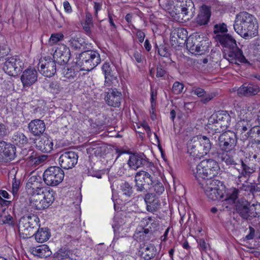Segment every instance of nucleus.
Wrapping results in <instances>:
<instances>
[{"label": "nucleus", "mask_w": 260, "mask_h": 260, "mask_svg": "<svg viewBox=\"0 0 260 260\" xmlns=\"http://www.w3.org/2000/svg\"><path fill=\"white\" fill-rule=\"evenodd\" d=\"M198 136L194 137L190 140L187 144V152L195 158H201L203 157L202 150L200 148V144L198 142Z\"/></svg>", "instance_id": "nucleus-23"}, {"label": "nucleus", "mask_w": 260, "mask_h": 260, "mask_svg": "<svg viewBox=\"0 0 260 260\" xmlns=\"http://www.w3.org/2000/svg\"><path fill=\"white\" fill-rule=\"evenodd\" d=\"M213 31L216 36L225 35L228 31L226 25L224 23L216 24L214 26Z\"/></svg>", "instance_id": "nucleus-43"}, {"label": "nucleus", "mask_w": 260, "mask_h": 260, "mask_svg": "<svg viewBox=\"0 0 260 260\" xmlns=\"http://www.w3.org/2000/svg\"><path fill=\"white\" fill-rule=\"evenodd\" d=\"M101 62L99 53L95 51L87 50L80 54L78 63L83 71H89Z\"/></svg>", "instance_id": "nucleus-10"}, {"label": "nucleus", "mask_w": 260, "mask_h": 260, "mask_svg": "<svg viewBox=\"0 0 260 260\" xmlns=\"http://www.w3.org/2000/svg\"><path fill=\"white\" fill-rule=\"evenodd\" d=\"M64 177L63 171L59 167L52 166L43 173V180L48 186H55L60 184Z\"/></svg>", "instance_id": "nucleus-11"}, {"label": "nucleus", "mask_w": 260, "mask_h": 260, "mask_svg": "<svg viewBox=\"0 0 260 260\" xmlns=\"http://www.w3.org/2000/svg\"><path fill=\"white\" fill-rule=\"evenodd\" d=\"M63 38V35L61 32L53 34L49 39V42L52 44H54L62 40Z\"/></svg>", "instance_id": "nucleus-51"}, {"label": "nucleus", "mask_w": 260, "mask_h": 260, "mask_svg": "<svg viewBox=\"0 0 260 260\" xmlns=\"http://www.w3.org/2000/svg\"><path fill=\"white\" fill-rule=\"evenodd\" d=\"M121 93L116 89H109L105 96V99L107 104L112 107H119L120 105Z\"/></svg>", "instance_id": "nucleus-22"}, {"label": "nucleus", "mask_w": 260, "mask_h": 260, "mask_svg": "<svg viewBox=\"0 0 260 260\" xmlns=\"http://www.w3.org/2000/svg\"><path fill=\"white\" fill-rule=\"evenodd\" d=\"M156 249L153 244H150L143 249L141 255L144 260H150L156 255Z\"/></svg>", "instance_id": "nucleus-36"}, {"label": "nucleus", "mask_w": 260, "mask_h": 260, "mask_svg": "<svg viewBox=\"0 0 260 260\" xmlns=\"http://www.w3.org/2000/svg\"><path fill=\"white\" fill-rule=\"evenodd\" d=\"M237 130L240 133H244L250 127L248 120H239L236 125Z\"/></svg>", "instance_id": "nucleus-44"}, {"label": "nucleus", "mask_w": 260, "mask_h": 260, "mask_svg": "<svg viewBox=\"0 0 260 260\" xmlns=\"http://www.w3.org/2000/svg\"><path fill=\"white\" fill-rule=\"evenodd\" d=\"M38 79L37 71L34 68L25 70L20 77L21 81L24 87H29L34 84Z\"/></svg>", "instance_id": "nucleus-19"}, {"label": "nucleus", "mask_w": 260, "mask_h": 260, "mask_svg": "<svg viewBox=\"0 0 260 260\" xmlns=\"http://www.w3.org/2000/svg\"><path fill=\"white\" fill-rule=\"evenodd\" d=\"M127 165L131 169L135 170L141 167L154 168L153 163L149 161L143 153H134L131 155L127 161Z\"/></svg>", "instance_id": "nucleus-13"}, {"label": "nucleus", "mask_w": 260, "mask_h": 260, "mask_svg": "<svg viewBox=\"0 0 260 260\" xmlns=\"http://www.w3.org/2000/svg\"><path fill=\"white\" fill-rule=\"evenodd\" d=\"M187 31L185 28L182 27L177 28L175 29L171 34L170 40L174 42L175 44H181L180 40L187 41Z\"/></svg>", "instance_id": "nucleus-28"}, {"label": "nucleus", "mask_w": 260, "mask_h": 260, "mask_svg": "<svg viewBox=\"0 0 260 260\" xmlns=\"http://www.w3.org/2000/svg\"><path fill=\"white\" fill-rule=\"evenodd\" d=\"M8 134V129L4 123L0 122V139H3L5 137L7 136Z\"/></svg>", "instance_id": "nucleus-56"}, {"label": "nucleus", "mask_w": 260, "mask_h": 260, "mask_svg": "<svg viewBox=\"0 0 260 260\" xmlns=\"http://www.w3.org/2000/svg\"><path fill=\"white\" fill-rule=\"evenodd\" d=\"M120 190L122 194L127 198H131L134 194L133 186L127 182H124L120 185Z\"/></svg>", "instance_id": "nucleus-41"}, {"label": "nucleus", "mask_w": 260, "mask_h": 260, "mask_svg": "<svg viewBox=\"0 0 260 260\" xmlns=\"http://www.w3.org/2000/svg\"><path fill=\"white\" fill-rule=\"evenodd\" d=\"M19 149H17V152L19 153V156L20 159L25 160L28 158H29L31 156H27L28 155V152L30 151L29 147H23L19 146L18 147Z\"/></svg>", "instance_id": "nucleus-45"}, {"label": "nucleus", "mask_w": 260, "mask_h": 260, "mask_svg": "<svg viewBox=\"0 0 260 260\" xmlns=\"http://www.w3.org/2000/svg\"><path fill=\"white\" fill-rule=\"evenodd\" d=\"M23 147H29L27 138L23 134L19 135V145Z\"/></svg>", "instance_id": "nucleus-58"}, {"label": "nucleus", "mask_w": 260, "mask_h": 260, "mask_svg": "<svg viewBox=\"0 0 260 260\" xmlns=\"http://www.w3.org/2000/svg\"><path fill=\"white\" fill-rule=\"evenodd\" d=\"M53 142L51 138L42 137L37 144L39 150L44 153L50 152L53 150Z\"/></svg>", "instance_id": "nucleus-30"}, {"label": "nucleus", "mask_w": 260, "mask_h": 260, "mask_svg": "<svg viewBox=\"0 0 260 260\" xmlns=\"http://www.w3.org/2000/svg\"><path fill=\"white\" fill-rule=\"evenodd\" d=\"M259 91L258 86L251 83H244L237 90L240 95L250 96L256 94Z\"/></svg>", "instance_id": "nucleus-27"}, {"label": "nucleus", "mask_w": 260, "mask_h": 260, "mask_svg": "<svg viewBox=\"0 0 260 260\" xmlns=\"http://www.w3.org/2000/svg\"><path fill=\"white\" fill-rule=\"evenodd\" d=\"M102 70L105 74V83L106 86H111L115 81H117V73L109 63L105 62L103 65Z\"/></svg>", "instance_id": "nucleus-21"}, {"label": "nucleus", "mask_w": 260, "mask_h": 260, "mask_svg": "<svg viewBox=\"0 0 260 260\" xmlns=\"http://www.w3.org/2000/svg\"><path fill=\"white\" fill-rule=\"evenodd\" d=\"M249 204L247 202L239 203L236 206V210L243 218L249 219Z\"/></svg>", "instance_id": "nucleus-38"}, {"label": "nucleus", "mask_w": 260, "mask_h": 260, "mask_svg": "<svg viewBox=\"0 0 260 260\" xmlns=\"http://www.w3.org/2000/svg\"><path fill=\"white\" fill-rule=\"evenodd\" d=\"M184 88V85L176 81L173 85L172 92L176 94H180L182 92Z\"/></svg>", "instance_id": "nucleus-48"}, {"label": "nucleus", "mask_w": 260, "mask_h": 260, "mask_svg": "<svg viewBox=\"0 0 260 260\" xmlns=\"http://www.w3.org/2000/svg\"><path fill=\"white\" fill-rule=\"evenodd\" d=\"M155 195L153 193H147L145 196L144 201L146 204V206H148V204H151L152 201H153L155 199H156Z\"/></svg>", "instance_id": "nucleus-60"}, {"label": "nucleus", "mask_w": 260, "mask_h": 260, "mask_svg": "<svg viewBox=\"0 0 260 260\" xmlns=\"http://www.w3.org/2000/svg\"><path fill=\"white\" fill-rule=\"evenodd\" d=\"M153 169L146 168V170H141L136 173L135 176V186L139 192H147L155 182Z\"/></svg>", "instance_id": "nucleus-7"}, {"label": "nucleus", "mask_w": 260, "mask_h": 260, "mask_svg": "<svg viewBox=\"0 0 260 260\" xmlns=\"http://www.w3.org/2000/svg\"><path fill=\"white\" fill-rule=\"evenodd\" d=\"M235 31L244 39L251 38L257 35L258 24L256 18L247 12L237 14L234 24Z\"/></svg>", "instance_id": "nucleus-2"}, {"label": "nucleus", "mask_w": 260, "mask_h": 260, "mask_svg": "<svg viewBox=\"0 0 260 260\" xmlns=\"http://www.w3.org/2000/svg\"><path fill=\"white\" fill-rule=\"evenodd\" d=\"M238 182V178H237V183L239 189L244 191H250L251 193H253L256 191L255 186L248 182L247 179L245 180H243V179H242V182Z\"/></svg>", "instance_id": "nucleus-39"}, {"label": "nucleus", "mask_w": 260, "mask_h": 260, "mask_svg": "<svg viewBox=\"0 0 260 260\" xmlns=\"http://www.w3.org/2000/svg\"><path fill=\"white\" fill-rule=\"evenodd\" d=\"M30 132L34 136H40L42 134L46 128L44 122L40 119L31 120L28 124Z\"/></svg>", "instance_id": "nucleus-26"}, {"label": "nucleus", "mask_w": 260, "mask_h": 260, "mask_svg": "<svg viewBox=\"0 0 260 260\" xmlns=\"http://www.w3.org/2000/svg\"><path fill=\"white\" fill-rule=\"evenodd\" d=\"M89 149L93 151V153L96 155H101L103 151V147L100 144H93Z\"/></svg>", "instance_id": "nucleus-53"}, {"label": "nucleus", "mask_w": 260, "mask_h": 260, "mask_svg": "<svg viewBox=\"0 0 260 260\" xmlns=\"http://www.w3.org/2000/svg\"><path fill=\"white\" fill-rule=\"evenodd\" d=\"M41 180V177L37 175L31 176L28 178L26 183V190L28 195L38 192V190H42V188L48 187L43 185Z\"/></svg>", "instance_id": "nucleus-18"}, {"label": "nucleus", "mask_w": 260, "mask_h": 260, "mask_svg": "<svg viewBox=\"0 0 260 260\" xmlns=\"http://www.w3.org/2000/svg\"><path fill=\"white\" fill-rule=\"evenodd\" d=\"M160 205V201L156 198L151 202V204H148V206H146V209L149 212H153L158 208Z\"/></svg>", "instance_id": "nucleus-46"}, {"label": "nucleus", "mask_w": 260, "mask_h": 260, "mask_svg": "<svg viewBox=\"0 0 260 260\" xmlns=\"http://www.w3.org/2000/svg\"><path fill=\"white\" fill-rule=\"evenodd\" d=\"M257 207L260 208V205L257 203L252 204V205L249 204V219H251L258 216Z\"/></svg>", "instance_id": "nucleus-47"}, {"label": "nucleus", "mask_w": 260, "mask_h": 260, "mask_svg": "<svg viewBox=\"0 0 260 260\" xmlns=\"http://www.w3.org/2000/svg\"><path fill=\"white\" fill-rule=\"evenodd\" d=\"M247 106L245 104H237L234 107V114L237 116L239 120H247Z\"/></svg>", "instance_id": "nucleus-35"}, {"label": "nucleus", "mask_w": 260, "mask_h": 260, "mask_svg": "<svg viewBox=\"0 0 260 260\" xmlns=\"http://www.w3.org/2000/svg\"><path fill=\"white\" fill-rule=\"evenodd\" d=\"M31 253L39 257H47L51 254L49 247L47 245H42L31 249Z\"/></svg>", "instance_id": "nucleus-32"}, {"label": "nucleus", "mask_w": 260, "mask_h": 260, "mask_svg": "<svg viewBox=\"0 0 260 260\" xmlns=\"http://www.w3.org/2000/svg\"><path fill=\"white\" fill-rule=\"evenodd\" d=\"M198 245L200 251L203 252H207L208 249L210 248V245L206 243L204 239H200L198 241Z\"/></svg>", "instance_id": "nucleus-49"}, {"label": "nucleus", "mask_w": 260, "mask_h": 260, "mask_svg": "<svg viewBox=\"0 0 260 260\" xmlns=\"http://www.w3.org/2000/svg\"><path fill=\"white\" fill-rule=\"evenodd\" d=\"M186 47L192 54L202 55L209 51V41L203 35L196 34L187 39Z\"/></svg>", "instance_id": "nucleus-8"}, {"label": "nucleus", "mask_w": 260, "mask_h": 260, "mask_svg": "<svg viewBox=\"0 0 260 260\" xmlns=\"http://www.w3.org/2000/svg\"><path fill=\"white\" fill-rule=\"evenodd\" d=\"M158 225V223L157 222L155 221L152 222L148 228L144 229L142 232H140V236H143L145 240H148Z\"/></svg>", "instance_id": "nucleus-40"}, {"label": "nucleus", "mask_w": 260, "mask_h": 260, "mask_svg": "<svg viewBox=\"0 0 260 260\" xmlns=\"http://www.w3.org/2000/svg\"><path fill=\"white\" fill-rule=\"evenodd\" d=\"M157 97V92L153 89L151 90V107L155 106V101Z\"/></svg>", "instance_id": "nucleus-62"}, {"label": "nucleus", "mask_w": 260, "mask_h": 260, "mask_svg": "<svg viewBox=\"0 0 260 260\" xmlns=\"http://www.w3.org/2000/svg\"><path fill=\"white\" fill-rule=\"evenodd\" d=\"M70 57V50L64 44H59L53 54V58L56 59V62L60 64L67 63Z\"/></svg>", "instance_id": "nucleus-17"}, {"label": "nucleus", "mask_w": 260, "mask_h": 260, "mask_svg": "<svg viewBox=\"0 0 260 260\" xmlns=\"http://www.w3.org/2000/svg\"><path fill=\"white\" fill-rule=\"evenodd\" d=\"M225 57L231 63H238V61L240 63H249L243 55L242 51L237 45L231 49L228 54H225Z\"/></svg>", "instance_id": "nucleus-20"}, {"label": "nucleus", "mask_w": 260, "mask_h": 260, "mask_svg": "<svg viewBox=\"0 0 260 260\" xmlns=\"http://www.w3.org/2000/svg\"><path fill=\"white\" fill-rule=\"evenodd\" d=\"M166 74V71L164 69L163 67L159 64L156 68V77L157 78L164 77Z\"/></svg>", "instance_id": "nucleus-59"}, {"label": "nucleus", "mask_w": 260, "mask_h": 260, "mask_svg": "<svg viewBox=\"0 0 260 260\" xmlns=\"http://www.w3.org/2000/svg\"><path fill=\"white\" fill-rule=\"evenodd\" d=\"M75 258L73 251L66 247L60 248L53 256V260H72Z\"/></svg>", "instance_id": "nucleus-29"}, {"label": "nucleus", "mask_w": 260, "mask_h": 260, "mask_svg": "<svg viewBox=\"0 0 260 260\" xmlns=\"http://www.w3.org/2000/svg\"><path fill=\"white\" fill-rule=\"evenodd\" d=\"M169 13L174 20L183 23L194 17L196 9L192 0H177L176 4Z\"/></svg>", "instance_id": "nucleus-3"}, {"label": "nucleus", "mask_w": 260, "mask_h": 260, "mask_svg": "<svg viewBox=\"0 0 260 260\" xmlns=\"http://www.w3.org/2000/svg\"><path fill=\"white\" fill-rule=\"evenodd\" d=\"M211 15V8L206 5L200 8V12L196 18V23L201 26L208 24Z\"/></svg>", "instance_id": "nucleus-24"}, {"label": "nucleus", "mask_w": 260, "mask_h": 260, "mask_svg": "<svg viewBox=\"0 0 260 260\" xmlns=\"http://www.w3.org/2000/svg\"><path fill=\"white\" fill-rule=\"evenodd\" d=\"M151 188H152L154 191H155L158 194L162 193L164 191L165 189L163 185L160 182H154L153 185H151Z\"/></svg>", "instance_id": "nucleus-50"}, {"label": "nucleus", "mask_w": 260, "mask_h": 260, "mask_svg": "<svg viewBox=\"0 0 260 260\" xmlns=\"http://www.w3.org/2000/svg\"><path fill=\"white\" fill-rule=\"evenodd\" d=\"M78 71H75L74 68H69L65 66L62 69V74L67 79H73L77 74Z\"/></svg>", "instance_id": "nucleus-42"}, {"label": "nucleus", "mask_w": 260, "mask_h": 260, "mask_svg": "<svg viewBox=\"0 0 260 260\" xmlns=\"http://www.w3.org/2000/svg\"><path fill=\"white\" fill-rule=\"evenodd\" d=\"M217 157L218 159L224 162L229 167L232 168L237 171L238 182H242V179H246L255 172V167L249 166L241 159H234L233 156L226 153H218Z\"/></svg>", "instance_id": "nucleus-4"}, {"label": "nucleus", "mask_w": 260, "mask_h": 260, "mask_svg": "<svg viewBox=\"0 0 260 260\" xmlns=\"http://www.w3.org/2000/svg\"><path fill=\"white\" fill-rule=\"evenodd\" d=\"M215 39L223 47L229 48L230 50L237 45L235 39L229 34L215 36Z\"/></svg>", "instance_id": "nucleus-25"}, {"label": "nucleus", "mask_w": 260, "mask_h": 260, "mask_svg": "<svg viewBox=\"0 0 260 260\" xmlns=\"http://www.w3.org/2000/svg\"><path fill=\"white\" fill-rule=\"evenodd\" d=\"M35 239L39 243H43L48 240L50 237V234L47 228L39 229L36 233L34 232Z\"/></svg>", "instance_id": "nucleus-37"}, {"label": "nucleus", "mask_w": 260, "mask_h": 260, "mask_svg": "<svg viewBox=\"0 0 260 260\" xmlns=\"http://www.w3.org/2000/svg\"><path fill=\"white\" fill-rule=\"evenodd\" d=\"M49 88L50 91L54 93H57L59 91V85L57 82L53 81L50 83Z\"/></svg>", "instance_id": "nucleus-57"}, {"label": "nucleus", "mask_w": 260, "mask_h": 260, "mask_svg": "<svg viewBox=\"0 0 260 260\" xmlns=\"http://www.w3.org/2000/svg\"><path fill=\"white\" fill-rule=\"evenodd\" d=\"M136 36L138 38L140 43H142L145 37V33L140 29H138L136 32Z\"/></svg>", "instance_id": "nucleus-63"}, {"label": "nucleus", "mask_w": 260, "mask_h": 260, "mask_svg": "<svg viewBox=\"0 0 260 260\" xmlns=\"http://www.w3.org/2000/svg\"><path fill=\"white\" fill-rule=\"evenodd\" d=\"M219 170V166L216 161L213 159H207L202 160L195 169L192 170V172L200 183L212 179L217 175Z\"/></svg>", "instance_id": "nucleus-5"}, {"label": "nucleus", "mask_w": 260, "mask_h": 260, "mask_svg": "<svg viewBox=\"0 0 260 260\" xmlns=\"http://www.w3.org/2000/svg\"><path fill=\"white\" fill-rule=\"evenodd\" d=\"M200 184L207 197L211 200H221L223 204L232 205L238 198L239 192L238 189L234 188L226 192L225 186L217 180L209 179Z\"/></svg>", "instance_id": "nucleus-1"}, {"label": "nucleus", "mask_w": 260, "mask_h": 260, "mask_svg": "<svg viewBox=\"0 0 260 260\" xmlns=\"http://www.w3.org/2000/svg\"><path fill=\"white\" fill-rule=\"evenodd\" d=\"M132 18L133 15L131 13L127 14L125 17V19L127 22L128 25L129 27L132 26V27H134V25L132 24Z\"/></svg>", "instance_id": "nucleus-64"}, {"label": "nucleus", "mask_w": 260, "mask_h": 260, "mask_svg": "<svg viewBox=\"0 0 260 260\" xmlns=\"http://www.w3.org/2000/svg\"><path fill=\"white\" fill-rule=\"evenodd\" d=\"M216 118H217L221 123V125L223 126L225 129L229 126L231 118V116L226 111H218L215 113Z\"/></svg>", "instance_id": "nucleus-34"}, {"label": "nucleus", "mask_w": 260, "mask_h": 260, "mask_svg": "<svg viewBox=\"0 0 260 260\" xmlns=\"http://www.w3.org/2000/svg\"><path fill=\"white\" fill-rule=\"evenodd\" d=\"M39 218L36 216H23L18 224V231L20 238L27 239L34 236V229H37Z\"/></svg>", "instance_id": "nucleus-9"}, {"label": "nucleus", "mask_w": 260, "mask_h": 260, "mask_svg": "<svg viewBox=\"0 0 260 260\" xmlns=\"http://www.w3.org/2000/svg\"><path fill=\"white\" fill-rule=\"evenodd\" d=\"M132 58L135 59L137 62L141 63L144 58L141 52L136 51L133 53Z\"/></svg>", "instance_id": "nucleus-61"}, {"label": "nucleus", "mask_w": 260, "mask_h": 260, "mask_svg": "<svg viewBox=\"0 0 260 260\" xmlns=\"http://www.w3.org/2000/svg\"><path fill=\"white\" fill-rule=\"evenodd\" d=\"M78 155L73 151H65L60 152L58 163L61 168L68 170L73 168L78 162Z\"/></svg>", "instance_id": "nucleus-14"}, {"label": "nucleus", "mask_w": 260, "mask_h": 260, "mask_svg": "<svg viewBox=\"0 0 260 260\" xmlns=\"http://www.w3.org/2000/svg\"><path fill=\"white\" fill-rule=\"evenodd\" d=\"M237 139L236 134L231 131H226L221 134L218 137V146L223 153L234 149L236 146Z\"/></svg>", "instance_id": "nucleus-12"}, {"label": "nucleus", "mask_w": 260, "mask_h": 260, "mask_svg": "<svg viewBox=\"0 0 260 260\" xmlns=\"http://www.w3.org/2000/svg\"><path fill=\"white\" fill-rule=\"evenodd\" d=\"M15 147L13 145L0 141V161L14 159L15 157Z\"/></svg>", "instance_id": "nucleus-16"}, {"label": "nucleus", "mask_w": 260, "mask_h": 260, "mask_svg": "<svg viewBox=\"0 0 260 260\" xmlns=\"http://www.w3.org/2000/svg\"><path fill=\"white\" fill-rule=\"evenodd\" d=\"M193 94L197 95L198 97L201 98L205 94V91L203 88L200 87H194L191 91Z\"/></svg>", "instance_id": "nucleus-55"}, {"label": "nucleus", "mask_w": 260, "mask_h": 260, "mask_svg": "<svg viewBox=\"0 0 260 260\" xmlns=\"http://www.w3.org/2000/svg\"><path fill=\"white\" fill-rule=\"evenodd\" d=\"M252 49L256 55L260 56V39H256L252 44Z\"/></svg>", "instance_id": "nucleus-54"}, {"label": "nucleus", "mask_w": 260, "mask_h": 260, "mask_svg": "<svg viewBox=\"0 0 260 260\" xmlns=\"http://www.w3.org/2000/svg\"><path fill=\"white\" fill-rule=\"evenodd\" d=\"M38 191L30 195V203L35 209L43 210L48 208L53 203L55 192L49 187Z\"/></svg>", "instance_id": "nucleus-6"}, {"label": "nucleus", "mask_w": 260, "mask_h": 260, "mask_svg": "<svg viewBox=\"0 0 260 260\" xmlns=\"http://www.w3.org/2000/svg\"><path fill=\"white\" fill-rule=\"evenodd\" d=\"M38 70L44 76L51 77L56 72V63L50 57H45L40 60Z\"/></svg>", "instance_id": "nucleus-15"}, {"label": "nucleus", "mask_w": 260, "mask_h": 260, "mask_svg": "<svg viewBox=\"0 0 260 260\" xmlns=\"http://www.w3.org/2000/svg\"><path fill=\"white\" fill-rule=\"evenodd\" d=\"M248 136L246 135V137L250 136L251 137H257L260 138V126H254L251 128L250 131L247 133Z\"/></svg>", "instance_id": "nucleus-52"}, {"label": "nucleus", "mask_w": 260, "mask_h": 260, "mask_svg": "<svg viewBox=\"0 0 260 260\" xmlns=\"http://www.w3.org/2000/svg\"><path fill=\"white\" fill-rule=\"evenodd\" d=\"M208 129L212 131L215 133H220L225 130V128L221 125L220 121L217 118H216V115L213 113L209 118L207 124Z\"/></svg>", "instance_id": "nucleus-31"}, {"label": "nucleus", "mask_w": 260, "mask_h": 260, "mask_svg": "<svg viewBox=\"0 0 260 260\" xmlns=\"http://www.w3.org/2000/svg\"><path fill=\"white\" fill-rule=\"evenodd\" d=\"M198 142L200 144V148L202 150L203 156L206 155L210 150L212 143L209 138L205 136H198Z\"/></svg>", "instance_id": "nucleus-33"}]
</instances>
